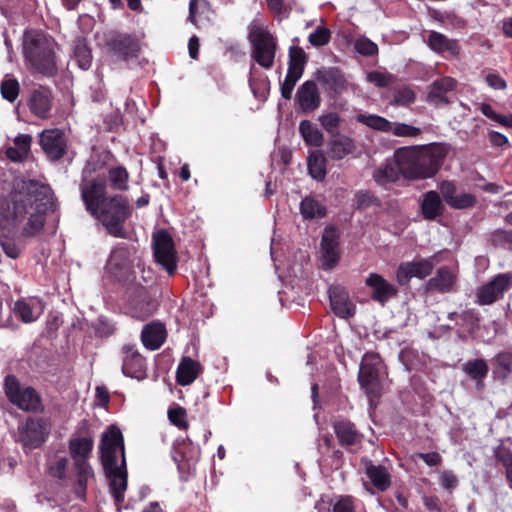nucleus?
Wrapping results in <instances>:
<instances>
[{
	"label": "nucleus",
	"instance_id": "1",
	"mask_svg": "<svg viewBox=\"0 0 512 512\" xmlns=\"http://www.w3.org/2000/svg\"><path fill=\"white\" fill-rule=\"evenodd\" d=\"M57 204L48 185L29 180L0 199V228L7 233L34 237L44 228L48 212H55Z\"/></svg>",
	"mask_w": 512,
	"mask_h": 512
},
{
	"label": "nucleus",
	"instance_id": "2",
	"mask_svg": "<svg viewBox=\"0 0 512 512\" xmlns=\"http://www.w3.org/2000/svg\"><path fill=\"white\" fill-rule=\"evenodd\" d=\"M81 198L86 210L115 238L127 239L125 223L131 218L133 208L122 194L107 195L105 178L83 179Z\"/></svg>",
	"mask_w": 512,
	"mask_h": 512
},
{
	"label": "nucleus",
	"instance_id": "3",
	"mask_svg": "<svg viewBox=\"0 0 512 512\" xmlns=\"http://www.w3.org/2000/svg\"><path fill=\"white\" fill-rule=\"evenodd\" d=\"M446 156V147L438 143L400 147L394 152L396 166L401 175L409 180L433 177L441 168Z\"/></svg>",
	"mask_w": 512,
	"mask_h": 512
},
{
	"label": "nucleus",
	"instance_id": "4",
	"mask_svg": "<svg viewBox=\"0 0 512 512\" xmlns=\"http://www.w3.org/2000/svg\"><path fill=\"white\" fill-rule=\"evenodd\" d=\"M55 40L42 32H33L25 36L24 57L32 69L45 76L54 77L58 73Z\"/></svg>",
	"mask_w": 512,
	"mask_h": 512
},
{
	"label": "nucleus",
	"instance_id": "5",
	"mask_svg": "<svg viewBox=\"0 0 512 512\" xmlns=\"http://www.w3.org/2000/svg\"><path fill=\"white\" fill-rule=\"evenodd\" d=\"M386 372V365L379 353L366 352L359 365L358 383L368 397L370 407H375L382 396V374Z\"/></svg>",
	"mask_w": 512,
	"mask_h": 512
},
{
	"label": "nucleus",
	"instance_id": "6",
	"mask_svg": "<svg viewBox=\"0 0 512 512\" xmlns=\"http://www.w3.org/2000/svg\"><path fill=\"white\" fill-rule=\"evenodd\" d=\"M94 441L91 437H76L69 441L68 449L73 459L74 470L77 475L75 493L79 498L86 495L88 479L94 476L93 469L88 462L93 450Z\"/></svg>",
	"mask_w": 512,
	"mask_h": 512
},
{
	"label": "nucleus",
	"instance_id": "7",
	"mask_svg": "<svg viewBox=\"0 0 512 512\" xmlns=\"http://www.w3.org/2000/svg\"><path fill=\"white\" fill-rule=\"evenodd\" d=\"M4 392L8 401L25 412L41 413L44 411L40 394L31 386H22L14 375L4 379Z\"/></svg>",
	"mask_w": 512,
	"mask_h": 512
},
{
	"label": "nucleus",
	"instance_id": "8",
	"mask_svg": "<svg viewBox=\"0 0 512 512\" xmlns=\"http://www.w3.org/2000/svg\"><path fill=\"white\" fill-rule=\"evenodd\" d=\"M248 39L253 60L264 69H271L278 48L277 39L269 30L256 25L251 27Z\"/></svg>",
	"mask_w": 512,
	"mask_h": 512
},
{
	"label": "nucleus",
	"instance_id": "9",
	"mask_svg": "<svg viewBox=\"0 0 512 512\" xmlns=\"http://www.w3.org/2000/svg\"><path fill=\"white\" fill-rule=\"evenodd\" d=\"M105 45L107 53L117 61L128 62L141 54L139 38L130 33H113L106 39Z\"/></svg>",
	"mask_w": 512,
	"mask_h": 512
},
{
	"label": "nucleus",
	"instance_id": "10",
	"mask_svg": "<svg viewBox=\"0 0 512 512\" xmlns=\"http://www.w3.org/2000/svg\"><path fill=\"white\" fill-rule=\"evenodd\" d=\"M100 459L104 470L117 465V452L121 453V460L125 456L124 437L121 430L111 425L101 436Z\"/></svg>",
	"mask_w": 512,
	"mask_h": 512
},
{
	"label": "nucleus",
	"instance_id": "11",
	"mask_svg": "<svg viewBox=\"0 0 512 512\" xmlns=\"http://www.w3.org/2000/svg\"><path fill=\"white\" fill-rule=\"evenodd\" d=\"M153 250L156 262L172 276L177 270V253L174 241L166 230H161L153 236Z\"/></svg>",
	"mask_w": 512,
	"mask_h": 512
},
{
	"label": "nucleus",
	"instance_id": "12",
	"mask_svg": "<svg viewBox=\"0 0 512 512\" xmlns=\"http://www.w3.org/2000/svg\"><path fill=\"white\" fill-rule=\"evenodd\" d=\"M512 288V273H499L476 291V303L481 306L492 305L504 297Z\"/></svg>",
	"mask_w": 512,
	"mask_h": 512
},
{
	"label": "nucleus",
	"instance_id": "13",
	"mask_svg": "<svg viewBox=\"0 0 512 512\" xmlns=\"http://www.w3.org/2000/svg\"><path fill=\"white\" fill-rule=\"evenodd\" d=\"M133 252L132 247L122 243L115 246L110 253L107 269L119 282H127L132 277L131 256Z\"/></svg>",
	"mask_w": 512,
	"mask_h": 512
},
{
	"label": "nucleus",
	"instance_id": "14",
	"mask_svg": "<svg viewBox=\"0 0 512 512\" xmlns=\"http://www.w3.org/2000/svg\"><path fill=\"white\" fill-rule=\"evenodd\" d=\"M38 143L47 159L52 162L61 160L67 153L68 141L62 129H44L38 135Z\"/></svg>",
	"mask_w": 512,
	"mask_h": 512
},
{
	"label": "nucleus",
	"instance_id": "15",
	"mask_svg": "<svg viewBox=\"0 0 512 512\" xmlns=\"http://www.w3.org/2000/svg\"><path fill=\"white\" fill-rule=\"evenodd\" d=\"M50 433V422L42 417H28L20 430V439L25 448H39Z\"/></svg>",
	"mask_w": 512,
	"mask_h": 512
},
{
	"label": "nucleus",
	"instance_id": "16",
	"mask_svg": "<svg viewBox=\"0 0 512 512\" xmlns=\"http://www.w3.org/2000/svg\"><path fill=\"white\" fill-rule=\"evenodd\" d=\"M434 268L431 259L402 262L396 271V280L400 286L409 284L413 277L424 279L429 276Z\"/></svg>",
	"mask_w": 512,
	"mask_h": 512
},
{
	"label": "nucleus",
	"instance_id": "17",
	"mask_svg": "<svg viewBox=\"0 0 512 512\" xmlns=\"http://www.w3.org/2000/svg\"><path fill=\"white\" fill-rule=\"evenodd\" d=\"M330 306L333 313L342 319L355 315L356 305L350 299L349 293L343 286L332 285L328 289Z\"/></svg>",
	"mask_w": 512,
	"mask_h": 512
},
{
	"label": "nucleus",
	"instance_id": "18",
	"mask_svg": "<svg viewBox=\"0 0 512 512\" xmlns=\"http://www.w3.org/2000/svg\"><path fill=\"white\" fill-rule=\"evenodd\" d=\"M439 190L443 200L452 209H469L473 208L477 204L475 195L471 193L457 194V187L452 181H442L439 185Z\"/></svg>",
	"mask_w": 512,
	"mask_h": 512
},
{
	"label": "nucleus",
	"instance_id": "19",
	"mask_svg": "<svg viewBox=\"0 0 512 512\" xmlns=\"http://www.w3.org/2000/svg\"><path fill=\"white\" fill-rule=\"evenodd\" d=\"M122 352L124 354L122 363L123 374L131 378L143 379L146 375L145 358L131 344L124 345Z\"/></svg>",
	"mask_w": 512,
	"mask_h": 512
},
{
	"label": "nucleus",
	"instance_id": "20",
	"mask_svg": "<svg viewBox=\"0 0 512 512\" xmlns=\"http://www.w3.org/2000/svg\"><path fill=\"white\" fill-rule=\"evenodd\" d=\"M457 81L449 76H445L435 80L430 85V90L427 94L426 101L439 108L450 104L448 93L455 90Z\"/></svg>",
	"mask_w": 512,
	"mask_h": 512
},
{
	"label": "nucleus",
	"instance_id": "21",
	"mask_svg": "<svg viewBox=\"0 0 512 512\" xmlns=\"http://www.w3.org/2000/svg\"><path fill=\"white\" fill-rule=\"evenodd\" d=\"M107 478L109 479L110 492L118 505L124 501V493L127 488V468L126 458L123 456L121 465H115L108 470H104Z\"/></svg>",
	"mask_w": 512,
	"mask_h": 512
},
{
	"label": "nucleus",
	"instance_id": "22",
	"mask_svg": "<svg viewBox=\"0 0 512 512\" xmlns=\"http://www.w3.org/2000/svg\"><path fill=\"white\" fill-rule=\"evenodd\" d=\"M52 99L51 89L40 86L31 92L28 99V108L34 116L40 119H48L51 116Z\"/></svg>",
	"mask_w": 512,
	"mask_h": 512
},
{
	"label": "nucleus",
	"instance_id": "23",
	"mask_svg": "<svg viewBox=\"0 0 512 512\" xmlns=\"http://www.w3.org/2000/svg\"><path fill=\"white\" fill-rule=\"evenodd\" d=\"M316 80L325 87V90L334 95L342 94L347 90V80L338 68L321 69L315 72Z\"/></svg>",
	"mask_w": 512,
	"mask_h": 512
},
{
	"label": "nucleus",
	"instance_id": "24",
	"mask_svg": "<svg viewBox=\"0 0 512 512\" xmlns=\"http://www.w3.org/2000/svg\"><path fill=\"white\" fill-rule=\"evenodd\" d=\"M296 100L304 113L318 109L321 105V97L317 84L312 80L305 81L297 90Z\"/></svg>",
	"mask_w": 512,
	"mask_h": 512
},
{
	"label": "nucleus",
	"instance_id": "25",
	"mask_svg": "<svg viewBox=\"0 0 512 512\" xmlns=\"http://www.w3.org/2000/svg\"><path fill=\"white\" fill-rule=\"evenodd\" d=\"M338 236L334 228H326L322 240L321 250L324 258L323 267L326 269L334 268L340 259Z\"/></svg>",
	"mask_w": 512,
	"mask_h": 512
},
{
	"label": "nucleus",
	"instance_id": "26",
	"mask_svg": "<svg viewBox=\"0 0 512 512\" xmlns=\"http://www.w3.org/2000/svg\"><path fill=\"white\" fill-rule=\"evenodd\" d=\"M365 284L372 289V299L380 304H385L390 298L397 295L396 287L380 274L370 273Z\"/></svg>",
	"mask_w": 512,
	"mask_h": 512
},
{
	"label": "nucleus",
	"instance_id": "27",
	"mask_svg": "<svg viewBox=\"0 0 512 512\" xmlns=\"http://www.w3.org/2000/svg\"><path fill=\"white\" fill-rule=\"evenodd\" d=\"M425 42L427 46L437 54L443 55L444 53H448L452 57H458L460 54L461 48L458 40L449 39L440 32L434 30L430 31Z\"/></svg>",
	"mask_w": 512,
	"mask_h": 512
},
{
	"label": "nucleus",
	"instance_id": "28",
	"mask_svg": "<svg viewBox=\"0 0 512 512\" xmlns=\"http://www.w3.org/2000/svg\"><path fill=\"white\" fill-rule=\"evenodd\" d=\"M333 429L342 447H349L360 444L363 435L357 429L356 425L347 420L340 419L333 423Z\"/></svg>",
	"mask_w": 512,
	"mask_h": 512
},
{
	"label": "nucleus",
	"instance_id": "29",
	"mask_svg": "<svg viewBox=\"0 0 512 512\" xmlns=\"http://www.w3.org/2000/svg\"><path fill=\"white\" fill-rule=\"evenodd\" d=\"M457 276L449 266L438 268L434 277L427 282V290L438 293H449L454 290Z\"/></svg>",
	"mask_w": 512,
	"mask_h": 512
},
{
	"label": "nucleus",
	"instance_id": "30",
	"mask_svg": "<svg viewBox=\"0 0 512 512\" xmlns=\"http://www.w3.org/2000/svg\"><path fill=\"white\" fill-rule=\"evenodd\" d=\"M355 149V141L351 137L340 133L331 136L327 145V154L332 160L339 161L352 154Z\"/></svg>",
	"mask_w": 512,
	"mask_h": 512
},
{
	"label": "nucleus",
	"instance_id": "31",
	"mask_svg": "<svg viewBox=\"0 0 512 512\" xmlns=\"http://www.w3.org/2000/svg\"><path fill=\"white\" fill-rule=\"evenodd\" d=\"M444 210L445 207L438 192L430 190L422 195L420 212L423 219L434 221L443 215Z\"/></svg>",
	"mask_w": 512,
	"mask_h": 512
},
{
	"label": "nucleus",
	"instance_id": "32",
	"mask_svg": "<svg viewBox=\"0 0 512 512\" xmlns=\"http://www.w3.org/2000/svg\"><path fill=\"white\" fill-rule=\"evenodd\" d=\"M166 336L165 326L161 323L153 322L143 327L141 341L147 349L154 351L162 346Z\"/></svg>",
	"mask_w": 512,
	"mask_h": 512
},
{
	"label": "nucleus",
	"instance_id": "33",
	"mask_svg": "<svg viewBox=\"0 0 512 512\" xmlns=\"http://www.w3.org/2000/svg\"><path fill=\"white\" fill-rule=\"evenodd\" d=\"M203 367L190 357H183L176 371V381L181 386L192 384L202 373Z\"/></svg>",
	"mask_w": 512,
	"mask_h": 512
},
{
	"label": "nucleus",
	"instance_id": "34",
	"mask_svg": "<svg viewBox=\"0 0 512 512\" xmlns=\"http://www.w3.org/2000/svg\"><path fill=\"white\" fill-rule=\"evenodd\" d=\"M366 475L373 486L380 492L388 490L391 486V475L383 465H375L372 461H366Z\"/></svg>",
	"mask_w": 512,
	"mask_h": 512
},
{
	"label": "nucleus",
	"instance_id": "35",
	"mask_svg": "<svg viewBox=\"0 0 512 512\" xmlns=\"http://www.w3.org/2000/svg\"><path fill=\"white\" fill-rule=\"evenodd\" d=\"M133 309V316L140 319H146L154 312V301L149 299L143 289L137 291L136 297L130 300Z\"/></svg>",
	"mask_w": 512,
	"mask_h": 512
},
{
	"label": "nucleus",
	"instance_id": "36",
	"mask_svg": "<svg viewBox=\"0 0 512 512\" xmlns=\"http://www.w3.org/2000/svg\"><path fill=\"white\" fill-rule=\"evenodd\" d=\"M300 213L305 220L319 219L326 216L327 209L314 197L307 196L300 203Z\"/></svg>",
	"mask_w": 512,
	"mask_h": 512
},
{
	"label": "nucleus",
	"instance_id": "37",
	"mask_svg": "<svg viewBox=\"0 0 512 512\" xmlns=\"http://www.w3.org/2000/svg\"><path fill=\"white\" fill-rule=\"evenodd\" d=\"M307 61L308 56L303 50V48H301L300 46H291L289 48V61L287 72L302 77Z\"/></svg>",
	"mask_w": 512,
	"mask_h": 512
},
{
	"label": "nucleus",
	"instance_id": "38",
	"mask_svg": "<svg viewBox=\"0 0 512 512\" xmlns=\"http://www.w3.org/2000/svg\"><path fill=\"white\" fill-rule=\"evenodd\" d=\"M327 160L321 151L312 152L307 160L309 174L318 181L324 180L327 174Z\"/></svg>",
	"mask_w": 512,
	"mask_h": 512
},
{
	"label": "nucleus",
	"instance_id": "39",
	"mask_svg": "<svg viewBox=\"0 0 512 512\" xmlns=\"http://www.w3.org/2000/svg\"><path fill=\"white\" fill-rule=\"evenodd\" d=\"M299 132L308 146L320 147L323 144V134L311 121L302 120L299 124Z\"/></svg>",
	"mask_w": 512,
	"mask_h": 512
},
{
	"label": "nucleus",
	"instance_id": "40",
	"mask_svg": "<svg viewBox=\"0 0 512 512\" xmlns=\"http://www.w3.org/2000/svg\"><path fill=\"white\" fill-rule=\"evenodd\" d=\"M108 182L113 190L124 192L129 188V173L124 166L112 167L108 170Z\"/></svg>",
	"mask_w": 512,
	"mask_h": 512
},
{
	"label": "nucleus",
	"instance_id": "41",
	"mask_svg": "<svg viewBox=\"0 0 512 512\" xmlns=\"http://www.w3.org/2000/svg\"><path fill=\"white\" fill-rule=\"evenodd\" d=\"M73 54L79 68L88 70L91 67L92 51L85 39H77L74 42Z\"/></svg>",
	"mask_w": 512,
	"mask_h": 512
},
{
	"label": "nucleus",
	"instance_id": "42",
	"mask_svg": "<svg viewBox=\"0 0 512 512\" xmlns=\"http://www.w3.org/2000/svg\"><path fill=\"white\" fill-rule=\"evenodd\" d=\"M357 121L359 123L366 125L367 127L371 128V129L381 131V132L388 133V132H390V130L392 128V122H390L389 120H387L384 117H381V116L375 115V114H368V115L358 114Z\"/></svg>",
	"mask_w": 512,
	"mask_h": 512
},
{
	"label": "nucleus",
	"instance_id": "43",
	"mask_svg": "<svg viewBox=\"0 0 512 512\" xmlns=\"http://www.w3.org/2000/svg\"><path fill=\"white\" fill-rule=\"evenodd\" d=\"M494 373L500 378H507L512 373V352H500L493 358Z\"/></svg>",
	"mask_w": 512,
	"mask_h": 512
},
{
	"label": "nucleus",
	"instance_id": "44",
	"mask_svg": "<svg viewBox=\"0 0 512 512\" xmlns=\"http://www.w3.org/2000/svg\"><path fill=\"white\" fill-rule=\"evenodd\" d=\"M463 371L474 380L484 379L489 371L484 359L469 360L463 365Z\"/></svg>",
	"mask_w": 512,
	"mask_h": 512
},
{
	"label": "nucleus",
	"instance_id": "45",
	"mask_svg": "<svg viewBox=\"0 0 512 512\" xmlns=\"http://www.w3.org/2000/svg\"><path fill=\"white\" fill-rule=\"evenodd\" d=\"M380 205V200L369 190H359L355 193L353 206L356 210H366Z\"/></svg>",
	"mask_w": 512,
	"mask_h": 512
},
{
	"label": "nucleus",
	"instance_id": "46",
	"mask_svg": "<svg viewBox=\"0 0 512 512\" xmlns=\"http://www.w3.org/2000/svg\"><path fill=\"white\" fill-rule=\"evenodd\" d=\"M399 174H401V172L398 167L395 168L393 165L388 164L383 168L376 169L373 173V178L378 184L385 185L397 181Z\"/></svg>",
	"mask_w": 512,
	"mask_h": 512
},
{
	"label": "nucleus",
	"instance_id": "47",
	"mask_svg": "<svg viewBox=\"0 0 512 512\" xmlns=\"http://www.w3.org/2000/svg\"><path fill=\"white\" fill-rule=\"evenodd\" d=\"M209 11L207 0H190L188 20L196 27H200L202 15Z\"/></svg>",
	"mask_w": 512,
	"mask_h": 512
},
{
	"label": "nucleus",
	"instance_id": "48",
	"mask_svg": "<svg viewBox=\"0 0 512 512\" xmlns=\"http://www.w3.org/2000/svg\"><path fill=\"white\" fill-rule=\"evenodd\" d=\"M0 92L2 97L9 101L14 102L20 92V85L16 78H5L0 85Z\"/></svg>",
	"mask_w": 512,
	"mask_h": 512
},
{
	"label": "nucleus",
	"instance_id": "49",
	"mask_svg": "<svg viewBox=\"0 0 512 512\" xmlns=\"http://www.w3.org/2000/svg\"><path fill=\"white\" fill-rule=\"evenodd\" d=\"M319 122H320L321 126L323 127V129L330 136L340 134L338 132V129H339V126L341 123V118L337 112H328V113L322 114L319 117Z\"/></svg>",
	"mask_w": 512,
	"mask_h": 512
},
{
	"label": "nucleus",
	"instance_id": "50",
	"mask_svg": "<svg viewBox=\"0 0 512 512\" xmlns=\"http://www.w3.org/2000/svg\"><path fill=\"white\" fill-rule=\"evenodd\" d=\"M492 246L512 250V230L497 229L490 235Z\"/></svg>",
	"mask_w": 512,
	"mask_h": 512
},
{
	"label": "nucleus",
	"instance_id": "51",
	"mask_svg": "<svg viewBox=\"0 0 512 512\" xmlns=\"http://www.w3.org/2000/svg\"><path fill=\"white\" fill-rule=\"evenodd\" d=\"M416 99L415 92L408 86H402L394 90L393 103L399 106H408Z\"/></svg>",
	"mask_w": 512,
	"mask_h": 512
},
{
	"label": "nucleus",
	"instance_id": "52",
	"mask_svg": "<svg viewBox=\"0 0 512 512\" xmlns=\"http://www.w3.org/2000/svg\"><path fill=\"white\" fill-rule=\"evenodd\" d=\"M390 132L397 137H417L422 131L410 124L395 122L392 123Z\"/></svg>",
	"mask_w": 512,
	"mask_h": 512
},
{
	"label": "nucleus",
	"instance_id": "53",
	"mask_svg": "<svg viewBox=\"0 0 512 512\" xmlns=\"http://www.w3.org/2000/svg\"><path fill=\"white\" fill-rule=\"evenodd\" d=\"M168 418L170 422L179 429H187L189 426L186 410L181 406L170 408L168 410Z\"/></svg>",
	"mask_w": 512,
	"mask_h": 512
},
{
	"label": "nucleus",
	"instance_id": "54",
	"mask_svg": "<svg viewBox=\"0 0 512 512\" xmlns=\"http://www.w3.org/2000/svg\"><path fill=\"white\" fill-rule=\"evenodd\" d=\"M354 48L363 56H374L378 53V46L367 37H360L356 40Z\"/></svg>",
	"mask_w": 512,
	"mask_h": 512
},
{
	"label": "nucleus",
	"instance_id": "55",
	"mask_svg": "<svg viewBox=\"0 0 512 512\" xmlns=\"http://www.w3.org/2000/svg\"><path fill=\"white\" fill-rule=\"evenodd\" d=\"M331 32L326 27H317L310 35L309 42L315 47L324 46L329 43Z\"/></svg>",
	"mask_w": 512,
	"mask_h": 512
},
{
	"label": "nucleus",
	"instance_id": "56",
	"mask_svg": "<svg viewBox=\"0 0 512 512\" xmlns=\"http://www.w3.org/2000/svg\"><path fill=\"white\" fill-rule=\"evenodd\" d=\"M0 245L5 254L12 259L19 258L22 253V248L10 237H2L0 239Z\"/></svg>",
	"mask_w": 512,
	"mask_h": 512
},
{
	"label": "nucleus",
	"instance_id": "57",
	"mask_svg": "<svg viewBox=\"0 0 512 512\" xmlns=\"http://www.w3.org/2000/svg\"><path fill=\"white\" fill-rule=\"evenodd\" d=\"M300 78L301 76L287 72L284 82L280 84L281 96L284 99H291L293 89Z\"/></svg>",
	"mask_w": 512,
	"mask_h": 512
},
{
	"label": "nucleus",
	"instance_id": "58",
	"mask_svg": "<svg viewBox=\"0 0 512 512\" xmlns=\"http://www.w3.org/2000/svg\"><path fill=\"white\" fill-rule=\"evenodd\" d=\"M459 318L462 320L463 324L466 325L469 330H474L480 321V315L477 310L473 308H467L463 310Z\"/></svg>",
	"mask_w": 512,
	"mask_h": 512
},
{
	"label": "nucleus",
	"instance_id": "59",
	"mask_svg": "<svg viewBox=\"0 0 512 512\" xmlns=\"http://www.w3.org/2000/svg\"><path fill=\"white\" fill-rule=\"evenodd\" d=\"M68 459L65 457L59 458L49 467V473L52 477L59 480L66 478Z\"/></svg>",
	"mask_w": 512,
	"mask_h": 512
},
{
	"label": "nucleus",
	"instance_id": "60",
	"mask_svg": "<svg viewBox=\"0 0 512 512\" xmlns=\"http://www.w3.org/2000/svg\"><path fill=\"white\" fill-rule=\"evenodd\" d=\"M486 84L495 90H505L507 88L506 80L497 72L488 71L484 77Z\"/></svg>",
	"mask_w": 512,
	"mask_h": 512
},
{
	"label": "nucleus",
	"instance_id": "61",
	"mask_svg": "<svg viewBox=\"0 0 512 512\" xmlns=\"http://www.w3.org/2000/svg\"><path fill=\"white\" fill-rule=\"evenodd\" d=\"M15 313L25 323H30L35 320L31 306L24 301H17L15 303Z\"/></svg>",
	"mask_w": 512,
	"mask_h": 512
},
{
	"label": "nucleus",
	"instance_id": "62",
	"mask_svg": "<svg viewBox=\"0 0 512 512\" xmlns=\"http://www.w3.org/2000/svg\"><path fill=\"white\" fill-rule=\"evenodd\" d=\"M268 9L279 17H288L290 9L285 5L284 0H266Z\"/></svg>",
	"mask_w": 512,
	"mask_h": 512
},
{
	"label": "nucleus",
	"instance_id": "63",
	"mask_svg": "<svg viewBox=\"0 0 512 512\" xmlns=\"http://www.w3.org/2000/svg\"><path fill=\"white\" fill-rule=\"evenodd\" d=\"M332 512H355V506L352 496H340L333 505Z\"/></svg>",
	"mask_w": 512,
	"mask_h": 512
},
{
	"label": "nucleus",
	"instance_id": "64",
	"mask_svg": "<svg viewBox=\"0 0 512 512\" xmlns=\"http://www.w3.org/2000/svg\"><path fill=\"white\" fill-rule=\"evenodd\" d=\"M494 457L505 468L512 464V451L508 447L498 446L494 450Z\"/></svg>",
	"mask_w": 512,
	"mask_h": 512
}]
</instances>
